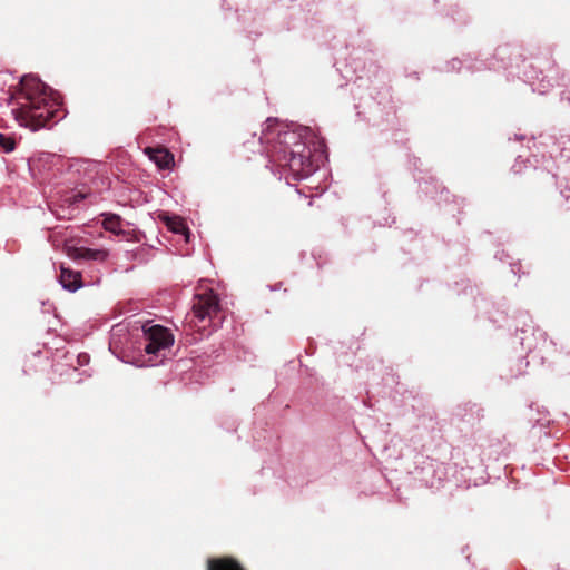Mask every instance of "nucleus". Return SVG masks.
I'll list each match as a JSON object with an SVG mask.
<instances>
[{
	"label": "nucleus",
	"instance_id": "f257e3e1",
	"mask_svg": "<svg viewBox=\"0 0 570 570\" xmlns=\"http://www.w3.org/2000/svg\"><path fill=\"white\" fill-rule=\"evenodd\" d=\"M309 132L308 128L299 130L264 131L261 140L271 144L269 163L281 169V174L288 171L292 179L302 180L315 171L311 160V153L304 138Z\"/></svg>",
	"mask_w": 570,
	"mask_h": 570
},
{
	"label": "nucleus",
	"instance_id": "f03ea898",
	"mask_svg": "<svg viewBox=\"0 0 570 570\" xmlns=\"http://www.w3.org/2000/svg\"><path fill=\"white\" fill-rule=\"evenodd\" d=\"M20 95L21 101L13 109L16 120L20 126L38 130L59 117L60 109L57 98L38 77L23 76L20 81Z\"/></svg>",
	"mask_w": 570,
	"mask_h": 570
},
{
	"label": "nucleus",
	"instance_id": "7ed1b4c3",
	"mask_svg": "<svg viewBox=\"0 0 570 570\" xmlns=\"http://www.w3.org/2000/svg\"><path fill=\"white\" fill-rule=\"evenodd\" d=\"M219 298L213 289L197 293L194 296L191 312L186 316V322L191 331L202 336H208L217 330L222 322L219 316Z\"/></svg>",
	"mask_w": 570,
	"mask_h": 570
},
{
	"label": "nucleus",
	"instance_id": "20e7f679",
	"mask_svg": "<svg viewBox=\"0 0 570 570\" xmlns=\"http://www.w3.org/2000/svg\"><path fill=\"white\" fill-rule=\"evenodd\" d=\"M145 346L144 351L149 355L146 365L154 366L163 361L166 352L174 344V336L170 331L161 325L147 322L142 325Z\"/></svg>",
	"mask_w": 570,
	"mask_h": 570
},
{
	"label": "nucleus",
	"instance_id": "39448f33",
	"mask_svg": "<svg viewBox=\"0 0 570 570\" xmlns=\"http://www.w3.org/2000/svg\"><path fill=\"white\" fill-rule=\"evenodd\" d=\"M67 255L73 261L85 259L104 262L108 258V252L106 249L88 248L83 246H69L67 248Z\"/></svg>",
	"mask_w": 570,
	"mask_h": 570
},
{
	"label": "nucleus",
	"instance_id": "423d86ee",
	"mask_svg": "<svg viewBox=\"0 0 570 570\" xmlns=\"http://www.w3.org/2000/svg\"><path fill=\"white\" fill-rule=\"evenodd\" d=\"M59 283L63 289L71 293L82 287V276L80 272L70 269L68 267H60Z\"/></svg>",
	"mask_w": 570,
	"mask_h": 570
},
{
	"label": "nucleus",
	"instance_id": "0eeeda50",
	"mask_svg": "<svg viewBox=\"0 0 570 570\" xmlns=\"http://www.w3.org/2000/svg\"><path fill=\"white\" fill-rule=\"evenodd\" d=\"M147 153L151 160L155 161V164L159 168H167L173 160L171 155L164 150V149H147Z\"/></svg>",
	"mask_w": 570,
	"mask_h": 570
},
{
	"label": "nucleus",
	"instance_id": "6e6552de",
	"mask_svg": "<svg viewBox=\"0 0 570 570\" xmlns=\"http://www.w3.org/2000/svg\"><path fill=\"white\" fill-rule=\"evenodd\" d=\"M208 570H243L242 567L230 559H210L208 561Z\"/></svg>",
	"mask_w": 570,
	"mask_h": 570
},
{
	"label": "nucleus",
	"instance_id": "1a4fd4ad",
	"mask_svg": "<svg viewBox=\"0 0 570 570\" xmlns=\"http://www.w3.org/2000/svg\"><path fill=\"white\" fill-rule=\"evenodd\" d=\"M102 226L106 230H109L114 234L121 233V219L118 215L108 214L105 215L102 220Z\"/></svg>",
	"mask_w": 570,
	"mask_h": 570
},
{
	"label": "nucleus",
	"instance_id": "9d476101",
	"mask_svg": "<svg viewBox=\"0 0 570 570\" xmlns=\"http://www.w3.org/2000/svg\"><path fill=\"white\" fill-rule=\"evenodd\" d=\"M0 147L4 153H11L16 148V140L13 137L0 132Z\"/></svg>",
	"mask_w": 570,
	"mask_h": 570
},
{
	"label": "nucleus",
	"instance_id": "9b49d317",
	"mask_svg": "<svg viewBox=\"0 0 570 570\" xmlns=\"http://www.w3.org/2000/svg\"><path fill=\"white\" fill-rule=\"evenodd\" d=\"M122 328L117 325L115 327H112V331H111V340L109 342V350L112 351L115 345H116V336L118 335V332H121Z\"/></svg>",
	"mask_w": 570,
	"mask_h": 570
},
{
	"label": "nucleus",
	"instance_id": "f8f14e48",
	"mask_svg": "<svg viewBox=\"0 0 570 570\" xmlns=\"http://www.w3.org/2000/svg\"><path fill=\"white\" fill-rule=\"evenodd\" d=\"M171 228L175 233L181 234H184L187 230L183 222H178L177 225L173 226Z\"/></svg>",
	"mask_w": 570,
	"mask_h": 570
},
{
	"label": "nucleus",
	"instance_id": "ddd939ff",
	"mask_svg": "<svg viewBox=\"0 0 570 570\" xmlns=\"http://www.w3.org/2000/svg\"><path fill=\"white\" fill-rule=\"evenodd\" d=\"M450 63L453 70H461L462 62L460 60L453 59Z\"/></svg>",
	"mask_w": 570,
	"mask_h": 570
},
{
	"label": "nucleus",
	"instance_id": "4468645a",
	"mask_svg": "<svg viewBox=\"0 0 570 570\" xmlns=\"http://www.w3.org/2000/svg\"><path fill=\"white\" fill-rule=\"evenodd\" d=\"M272 122H276V119H271V118L267 119L268 128L271 127Z\"/></svg>",
	"mask_w": 570,
	"mask_h": 570
}]
</instances>
